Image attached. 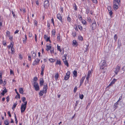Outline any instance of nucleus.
Instances as JSON below:
<instances>
[{
    "mask_svg": "<svg viewBox=\"0 0 125 125\" xmlns=\"http://www.w3.org/2000/svg\"><path fill=\"white\" fill-rule=\"evenodd\" d=\"M77 88L76 86L74 88V89L73 91L74 93H75L76 92V91L77 90Z\"/></svg>",
    "mask_w": 125,
    "mask_h": 125,
    "instance_id": "obj_50",
    "label": "nucleus"
},
{
    "mask_svg": "<svg viewBox=\"0 0 125 125\" xmlns=\"http://www.w3.org/2000/svg\"><path fill=\"white\" fill-rule=\"evenodd\" d=\"M15 90L17 95V96H18V98L19 99H20V94H19V93L17 91V90L16 89H15Z\"/></svg>",
    "mask_w": 125,
    "mask_h": 125,
    "instance_id": "obj_28",
    "label": "nucleus"
},
{
    "mask_svg": "<svg viewBox=\"0 0 125 125\" xmlns=\"http://www.w3.org/2000/svg\"><path fill=\"white\" fill-rule=\"evenodd\" d=\"M96 22H94L91 25V29L92 30H94L96 28Z\"/></svg>",
    "mask_w": 125,
    "mask_h": 125,
    "instance_id": "obj_8",
    "label": "nucleus"
},
{
    "mask_svg": "<svg viewBox=\"0 0 125 125\" xmlns=\"http://www.w3.org/2000/svg\"><path fill=\"white\" fill-rule=\"evenodd\" d=\"M47 88L46 87H43V91L44 92V93L46 94L47 92Z\"/></svg>",
    "mask_w": 125,
    "mask_h": 125,
    "instance_id": "obj_27",
    "label": "nucleus"
},
{
    "mask_svg": "<svg viewBox=\"0 0 125 125\" xmlns=\"http://www.w3.org/2000/svg\"><path fill=\"white\" fill-rule=\"evenodd\" d=\"M120 69V67L118 66L115 68V72L116 74H117L118 72L119 71Z\"/></svg>",
    "mask_w": 125,
    "mask_h": 125,
    "instance_id": "obj_9",
    "label": "nucleus"
},
{
    "mask_svg": "<svg viewBox=\"0 0 125 125\" xmlns=\"http://www.w3.org/2000/svg\"><path fill=\"white\" fill-rule=\"evenodd\" d=\"M44 93L43 91H41L39 93V94L40 96H42Z\"/></svg>",
    "mask_w": 125,
    "mask_h": 125,
    "instance_id": "obj_21",
    "label": "nucleus"
},
{
    "mask_svg": "<svg viewBox=\"0 0 125 125\" xmlns=\"http://www.w3.org/2000/svg\"><path fill=\"white\" fill-rule=\"evenodd\" d=\"M70 72L69 71H68L67 72V73H66V75H68V76H70Z\"/></svg>",
    "mask_w": 125,
    "mask_h": 125,
    "instance_id": "obj_45",
    "label": "nucleus"
},
{
    "mask_svg": "<svg viewBox=\"0 0 125 125\" xmlns=\"http://www.w3.org/2000/svg\"><path fill=\"white\" fill-rule=\"evenodd\" d=\"M91 71H90V70L89 71L88 73L87 76H90V75L91 74Z\"/></svg>",
    "mask_w": 125,
    "mask_h": 125,
    "instance_id": "obj_54",
    "label": "nucleus"
},
{
    "mask_svg": "<svg viewBox=\"0 0 125 125\" xmlns=\"http://www.w3.org/2000/svg\"><path fill=\"white\" fill-rule=\"evenodd\" d=\"M32 34L30 32H29V37H31L32 36Z\"/></svg>",
    "mask_w": 125,
    "mask_h": 125,
    "instance_id": "obj_61",
    "label": "nucleus"
},
{
    "mask_svg": "<svg viewBox=\"0 0 125 125\" xmlns=\"http://www.w3.org/2000/svg\"><path fill=\"white\" fill-rule=\"evenodd\" d=\"M49 60L51 62H53L55 61V60L52 58H50L49 59Z\"/></svg>",
    "mask_w": 125,
    "mask_h": 125,
    "instance_id": "obj_37",
    "label": "nucleus"
},
{
    "mask_svg": "<svg viewBox=\"0 0 125 125\" xmlns=\"http://www.w3.org/2000/svg\"><path fill=\"white\" fill-rule=\"evenodd\" d=\"M27 103L26 102L25 104H22L21 107V113L24 112L26 109V107Z\"/></svg>",
    "mask_w": 125,
    "mask_h": 125,
    "instance_id": "obj_1",
    "label": "nucleus"
},
{
    "mask_svg": "<svg viewBox=\"0 0 125 125\" xmlns=\"http://www.w3.org/2000/svg\"><path fill=\"white\" fill-rule=\"evenodd\" d=\"M75 5L74 6V9L75 10H77V8L76 7V6L75 4H74Z\"/></svg>",
    "mask_w": 125,
    "mask_h": 125,
    "instance_id": "obj_60",
    "label": "nucleus"
},
{
    "mask_svg": "<svg viewBox=\"0 0 125 125\" xmlns=\"http://www.w3.org/2000/svg\"><path fill=\"white\" fill-rule=\"evenodd\" d=\"M82 23L83 24H85L86 23V22L85 20H83L82 21Z\"/></svg>",
    "mask_w": 125,
    "mask_h": 125,
    "instance_id": "obj_52",
    "label": "nucleus"
},
{
    "mask_svg": "<svg viewBox=\"0 0 125 125\" xmlns=\"http://www.w3.org/2000/svg\"><path fill=\"white\" fill-rule=\"evenodd\" d=\"M78 28L80 30H82V28L81 25H79L78 26Z\"/></svg>",
    "mask_w": 125,
    "mask_h": 125,
    "instance_id": "obj_43",
    "label": "nucleus"
},
{
    "mask_svg": "<svg viewBox=\"0 0 125 125\" xmlns=\"http://www.w3.org/2000/svg\"><path fill=\"white\" fill-rule=\"evenodd\" d=\"M49 1L47 0L45 1L44 2V7L45 8H46L48 6H49Z\"/></svg>",
    "mask_w": 125,
    "mask_h": 125,
    "instance_id": "obj_7",
    "label": "nucleus"
},
{
    "mask_svg": "<svg viewBox=\"0 0 125 125\" xmlns=\"http://www.w3.org/2000/svg\"><path fill=\"white\" fill-rule=\"evenodd\" d=\"M3 44L4 46H5L6 45V42L5 41H3Z\"/></svg>",
    "mask_w": 125,
    "mask_h": 125,
    "instance_id": "obj_59",
    "label": "nucleus"
},
{
    "mask_svg": "<svg viewBox=\"0 0 125 125\" xmlns=\"http://www.w3.org/2000/svg\"><path fill=\"white\" fill-rule=\"evenodd\" d=\"M59 76V75L58 74V73H56V74L55 75V80H57L58 79V77Z\"/></svg>",
    "mask_w": 125,
    "mask_h": 125,
    "instance_id": "obj_25",
    "label": "nucleus"
},
{
    "mask_svg": "<svg viewBox=\"0 0 125 125\" xmlns=\"http://www.w3.org/2000/svg\"><path fill=\"white\" fill-rule=\"evenodd\" d=\"M38 80L37 78L36 77H35L33 78L34 82H36V81Z\"/></svg>",
    "mask_w": 125,
    "mask_h": 125,
    "instance_id": "obj_42",
    "label": "nucleus"
},
{
    "mask_svg": "<svg viewBox=\"0 0 125 125\" xmlns=\"http://www.w3.org/2000/svg\"><path fill=\"white\" fill-rule=\"evenodd\" d=\"M73 73L75 77L77 76V72L76 71H74L73 72Z\"/></svg>",
    "mask_w": 125,
    "mask_h": 125,
    "instance_id": "obj_23",
    "label": "nucleus"
},
{
    "mask_svg": "<svg viewBox=\"0 0 125 125\" xmlns=\"http://www.w3.org/2000/svg\"><path fill=\"white\" fill-rule=\"evenodd\" d=\"M113 2V3H118L119 4V3L120 2V0H114Z\"/></svg>",
    "mask_w": 125,
    "mask_h": 125,
    "instance_id": "obj_24",
    "label": "nucleus"
},
{
    "mask_svg": "<svg viewBox=\"0 0 125 125\" xmlns=\"http://www.w3.org/2000/svg\"><path fill=\"white\" fill-rule=\"evenodd\" d=\"M67 21L69 22H70L71 21V18L69 16H68L67 18Z\"/></svg>",
    "mask_w": 125,
    "mask_h": 125,
    "instance_id": "obj_34",
    "label": "nucleus"
},
{
    "mask_svg": "<svg viewBox=\"0 0 125 125\" xmlns=\"http://www.w3.org/2000/svg\"><path fill=\"white\" fill-rule=\"evenodd\" d=\"M85 78L84 77H83L80 81V83H83L84 80Z\"/></svg>",
    "mask_w": 125,
    "mask_h": 125,
    "instance_id": "obj_22",
    "label": "nucleus"
},
{
    "mask_svg": "<svg viewBox=\"0 0 125 125\" xmlns=\"http://www.w3.org/2000/svg\"><path fill=\"white\" fill-rule=\"evenodd\" d=\"M119 4L118 3H113V8L115 10H116L118 8V5Z\"/></svg>",
    "mask_w": 125,
    "mask_h": 125,
    "instance_id": "obj_3",
    "label": "nucleus"
},
{
    "mask_svg": "<svg viewBox=\"0 0 125 125\" xmlns=\"http://www.w3.org/2000/svg\"><path fill=\"white\" fill-rule=\"evenodd\" d=\"M107 9L108 11L111 10V7L109 6H108L107 7Z\"/></svg>",
    "mask_w": 125,
    "mask_h": 125,
    "instance_id": "obj_53",
    "label": "nucleus"
},
{
    "mask_svg": "<svg viewBox=\"0 0 125 125\" xmlns=\"http://www.w3.org/2000/svg\"><path fill=\"white\" fill-rule=\"evenodd\" d=\"M51 46H48L47 45L46 46V50L47 51H48L49 50H51Z\"/></svg>",
    "mask_w": 125,
    "mask_h": 125,
    "instance_id": "obj_17",
    "label": "nucleus"
},
{
    "mask_svg": "<svg viewBox=\"0 0 125 125\" xmlns=\"http://www.w3.org/2000/svg\"><path fill=\"white\" fill-rule=\"evenodd\" d=\"M11 53H13V52H14V48L12 47L11 48Z\"/></svg>",
    "mask_w": 125,
    "mask_h": 125,
    "instance_id": "obj_51",
    "label": "nucleus"
},
{
    "mask_svg": "<svg viewBox=\"0 0 125 125\" xmlns=\"http://www.w3.org/2000/svg\"><path fill=\"white\" fill-rule=\"evenodd\" d=\"M78 103H79V101H76V103L75 104V107H76L77 106V105Z\"/></svg>",
    "mask_w": 125,
    "mask_h": 125,
    "instance_id": "obj_56",
    "label": "nucleus"
},
{
    "mask_svg": "<svg viewBox=\"0 0 125 125\" xmlns=\"http://www.w3.org/2000/svg\"><path fill=\"white\" fill-rule=\"evenodd\" d=\"M8 114L9 115V116L10 117H11V114L10 113V112L9 111H8Z\"/></svg>",
    "mask_w": 125,
    "mask_h": 125,
    "instance_id": "obj_64",
    "label": "nucleus"
},
{
    "mask_svg": "<svg viewBox=\"0 0 125 125\" xmlns=\"http://www.w3.org/2000/svg\"><path fill=\"white\" fill-rule=\"evenodd\" d=\"M14 115H15V116H14L15 118V121L16 122V124H17V123H18V121H17V118H16V114L15 113L14 114Z\"/></svg>",
    "mask_w": 125,
    "mask_h": 125,
    "instance_id": "obj_38",
    "label": "nucleus"
},
{
    "mask_svg": "<svg viewBox=\"0 0 125 125\" xmlns=\"http://www.w3.org/2000/svg\"><path fill=\"white\" fill-rule=\"evenodd\" d=\"M109 11V13L110 16H111L113 14V12H112V10H110V11Z\"/></svg>",
    "mask_w": 125,
    "mask_h": 125,
    "instance_id": "obj_48",
    "label": "nucleus"
},
{
    "mask_svg": "<svg viewBox=\"0 0 125 125\" xmlns=\"http://www.w3.org/2000/svg\"><path fill=\"white\" fill-rule=\"evenodd\" d=\"M19 89L20 93L21 94H23L24 92L23 88H19Z\"/></svg>",
    "mask_w": 125,
    "mask_h": 125,
    "instance_id": "obj_15",
    "label": "nucleus"
},
{
    "mask_svg": "<svg viewBox=\"0 0 125 125\" xmlns=\"http://www.w3.org/2000/svg\"><path fill=\"white\" fill-rule=\"evenodd\" d=\"M56 31L54 29H53L52 31V35H54L55 34Z\"/></svg>",
    "mask_w": 125,
    "mask_h": 125,
    "instance_id": "obj_31",
    "label": "nucleus"
},
{
    "mask_svg": "<svg viewBox=\"0 0 125 125\" xmlns=\"http://www.w3.org/2000/svg\"><path fill=\"white\" fill-rule=\"evenodd\" d=\"M89 8H87L86 9V13L87 14H88L89 13Z\"/></svg>",
    "mask_w": 125,
    "mask_h": 125,
    "instance_id": "obj_41",
    "label": "nucleus"
},
{
    "mask_svg": "<svg viewBox=\"0 0 125 125\" xmlns=\"http://www.w3.org/2000/svg\"><path fill=\"white\" fill-rule=\"evenodd\" d=\"M116 80V79L114 78L111 82V83H112L113 84H114Z\"/></svg>",
    "mask_w": 125,
    "mask_h": 125,
    "instance_id": "obj_35",
    "label": "nucleus"
},
{
    "mask_svg": "<svg viewBox=\"0 0 125 125\" xmlns=\"http://www.w3.org/2000/svg\"><path fill=\"white\" fill-rule=\"evenodd\" d=\"M40 60L38 58H37L35 59L34 61L32 63V65H37L38 63L39 62Z\"/></svg>",
    "mask_w": 125,
    "mask_h": 125,
    "instance_id": "obj_5",
    "label": "nucleus"
},
{
    "mask_svg": "<svg viewBox=\"0 0 125 125\" xmlns=\"http://www.w3.org/2000/svg\"><path fill=\"white\" fill-rule=\"evenodd\" d=\"M3 89L4 90H3V91H5V92H7V90L6 89V87H4L3 88Z\"/></svg>",
    "mask_w": 125,
    "mask_h": 125,
    "instance_id": "obj_49",
    "label": "nucleus"
},
{
    "mask_svg": "<svg viewBox=\"0 0 125 125\" xmlns=\"http://www.w3.org/2000/svg\"><path fill=\"white\" fill-rule=\"evenodd\" d=\"M57 41L59 42H61L60 39V34H58L57 35Z\"/></svg>",
    "mask_w": 125,
    "mask_h": 125,
    "instance_id": "obj_14",
    "label": "nucleus"
},
{
    "mask_svg": "<svg viewBox=\"0 0 125 125\" xmlns=\"http://www.w3.org/2000/svg\"><path fill=\"white\" fill-rule=\"evenodd\" d=\"M78 17L80 19V20H82V18L81 15L79 14L78 15Z\"/></svg>",
    "mask_w": 125,
    "mask_h": 125,
    "instance_id": "obj_39",
    "label": "nucleus"
},
{
    "mask_svg": "<svg viewBox=\"0 0 125 125\" xmlns=\"http://www.w3.org/2000/svg\"><path fill=\"white\" fill-rule=\"evenodd\" d=\"M45 65L43 64L41 67V71H44V70Z\"/></svg>",
    "mask_w": 125,
    "mask_h": 125,
    "instance_id": "obj_32",
    "label": "nucleus"
},
{
    "mask_svg": "<svg viewBox=\"0 0 125 125\" xmlns=\"http://www.w3.org/2000/svg\"><path fill=\"white\" fill-rule=\"evenodd\" d=\"M100 66L101 67H104L106 65V62L105 61L102 60L100 64Z\"/></svg>",
    "mask_w": 125,
    "mask_h": 125,
    "instance_id": "obj_4",
    "label": "nucleus"
},
{
    "mask_svg": "<svg viewBox=\"0 0 125 125\" xmlns=\"http://www.w3.org/2000/svg\"><path fill=\"white\" fill-rule=\"evenodd\" d=\"M2 72L1 71H0V78H2Z\"/></svg>",
    "mask_w": 125,
    "mask_h": 125,
    "instance_id": "obj_57",
    "label": "nucleus"
},
{
    "mask_svg": "<svg viewBox=\"0 0 125 125\" xmlns=\"http://www.w3.org/2000/svg\"><path fill=\"white\" fill-rule=\"evenodd\" d=\"M63 61L65 64L68 67L69 66L67 60H66V59H63Z\"/></svg>",
    "mask_w": 125,
    "mask_h": 125,
    "instance_id": "obj_13",
    "label": "nucleus"
},
{
    "mask_svg": "<svg viewBox=\"0 0 125 125\" xmlns=\"http://www.w3.org/2000/svg\"><path fill=\"white\" fill-rule=\"evenodd\" d=\"M57 18L60 20L61 22H63L62 17L61 14H57Z\"/></svg>",
    "mask_w": 125,
    "mask_h": 125,
    "instance_id": "obj_6",
    "label": "nucleus"
},
{
    "mask_svg": "<svg viewBox=\"0 0 125 125\" xmlns=\"http://www.w3.org/2000/svg\"><path fill=\"white\" fill-rule=\"evenodd\" d=\"M117 38V36L116 34H115L114 36V39L115 40V41L116 40Z\"/></svg>",
    "mask_w": 125,
    "mask_h": 125,
    "instance_id": "obj_47",
    "label": "nucleus"
},
{
    "mask_svg": "<svg viewBox=\"0 0 125 125\" xmlns=\"http://www.w3.org/2000/svg\"><path fill=\"white\" fill-rule=\"evenodd\" d=\"M57 50H61V47L60 46H59L58 45H57Z\"/></svg>",
    "mask_w": 125,
    "mask_h": 125,
    "instance_id": "obj_63",
    "label": "nucleus"
},
{
    "mask_svg": "<svg viewBox=\"0 0 125 125\" xmlns=\"http://www.w3.org/2000/svg\"><path fill=\"white\" fill-rule=\"evenodd\" d=\"M84 97V95L83 94H82L81 95L80 94H79V97L81 99H82Z\"/></svg>",
    "mask_w": 125,
    "mask_h": 125,
    "instance_id": "obj_33",
    "label": "nucleus"
},
{
    "mask_svg": "<svg viewBox=\"0 0 125 125\" xmlns=\"http://www.w3.org/2000/svg\"><path fill=\"white\" fill-rule=\"evenodd\" d=\"M17 104V102H16L15 104L14 103V104L13 105V107H12V109H13V108H15Z\"/></svg>",
    "mask_w": 125,
    "mask_h": 125,
    "instance_id": "obj_30",
    "label": "nucleus"
},
{
    "mask_svg": "<svg viewBox=\"0 0 125 125\" xmlns=\"http://www.w3.org/2000/svg\"><path fill=\"white\" fill-rule=\"evenodd\" d=\"M76 32L75 31H74L72 33V35L73 37L76 36Z\"/></svg>",
    "mask_w": 125,
    "mask_h": 125,
    "instance_id": "obj_40",
    "label": "nucleus"
},
{
    "mask_svg": "<svg viewBox=\"0 0 125 125\" xmlns=\"http://www.w3.org/2000/svg\"><path fill=\"white\" fill-rule=\"evenodd\" d=\"M73 44L74 45H77V41L75 40H74L73 41Z\"/></svg>",
    "mask_w": 125,
    "mask_h": 125,
    "instance_id": "obj_26",
    "label": "nucleus"
},
{
    "mask_svg": "<svg viewBox=\"0 0 125 125\" xmlns=\"http://www.w3.org/2000/svg\"><path fill=\"white\" fill-rule=\"evenodd\" d=\"M7 92H5V91H2V92L1 93V94L3 96H4L5 93H6Z\"/></svg>",
    "mask_w": 125,
    "mask_h": 125,
    "instance_id": "obj_44",
    "label": "nucleus"
},
{
    "mask_svg": "<svg viewBox=\"0 0 125 125\" xmlns=\"http://www.w3.org/2000/svg\"><path fill=\"white\" fill-rule=\"evenodd\" d=\"M7 31L6 32V35H7L8 36H10V32Z\"/></svg>",
    "mask_w": 125,
    "mask_h": 125,
    "instance_id": "obj_55",
    "label": "nucleus"
},
{
    "mask_svg": "<svg viewBox=\"0 0 125 125\" xmlns=\"http://www.w3.org/2000/svg\"><path fill=\"white\" fill-rule=\"evenodd\" d=\"M56 64H59L60 65L61 64V61H60L57 60L56 62Z\"/></svg>",
    "mask_w": 125,
    "mask_h": 125,
    "instance_id": "obj_36",
    "label": "nucleus"
},
{
    "mask_svg": "<svg viewBox=\"0 0 125 125\" xmlns=\"http://www.w3.org/2000/svg\"><path fill=\"white\" fill-rule=\"evenodd\" d=\"M88 46V45H87L86 44L84 45L83 49H84L85 48L84 52H86L87 51Z\"/></svg>",
    "mask_w": 125,
    "mask_h": 125,
    "instance_id": "obj_11",
    "label": "nucleus"
},
{
    "mask_svg": "<svg viewBox=\"0 0 125 125\" xmlns=\"http://www.w3.org/2000/svg\"><path fill=\"white\" fill-rule=\"evenodd\" d=\"M33 86L36 91H38L39 90V87L38 83L37 82H34Z\"/></svg>",
    "mask_w": 125,
    "mask_h": 125,
    "instance_id": "obj_2",
    "label": "nucleus"
},
{
    "mask_svg": "<svg viewBox=\"0 0 125 125\" xmlns=\"http://www.w3.org/2000/svg\"><path fill=\"white\" fill-rule=\"evenodd\" d=\"M69 77L70 76L66 75L65 76L64 79L66 80H67L69 78Z\"/></svg>",
    "mask_w": 125,
    "mask_h": 125,
    "instance_id": "obj_29",
    "label": "nucleus"
},
{
    "mask_svg": "<svg viewBox=\"0 0 125 125\" xmlns=\"http://www.w3.org/2000/svg\"><path fill=\"white\" fill-rule=\"evenodd\" d=\"M44 83V81L43 78H41L40 79V86H42Z\"/></svg>",
    "mask_w": 125,
    "mask_h": 125,
    "instance_id": "obj_10",
    "label": "nucleus"
},
{
    "mask_svg": "<svg viewBox=\"0 0 125 125\" xmlns=\"http://www.w3.org/2000/svg\"><path fill=\"white\" fill-rule=\"evenodd\" d=\"M118 104H116V103H115L114 104V110H115L118 106Z\"/></svg>",
    "mask_w": 125,
    "mask_h": 125,
    "instance_id": "obj_18",
    "label": "nucleus"
},
{
    "mask_svg": "<svg viewBox=\"0 0 125 125\" xmlns=\"http://www.w3.org/2000/svg\"><path fill=\"white\" fill-rule=\"evenodd\" d=\"M32 54V57L33 59H35L36 58V53H35L34 52H31Z\"/></svg>",
    "mask_w": 125,
    "mask_h": 125,
    "instance_id": "obj_12",
    "label": "nucleus"
},
{
    "mask_svg": "<svg viewBox=\"0 0 125 125\" xmlns=\"http://www.w3.org/2000/svg\"><path fill=\"white\" fill-rule=\"evenodd\" d=\"M78 39L79 40H83V38L82 36H79Z\"/></svg>",
    "mask_w": 125,
    "mask_h": 125,
    "instance_id": "obj_46",
    "label": "nucleus"
},
{
    "mask_svg": "<svg viewBox=\"0 0 125 125\" xmlns=\"http://www.w3.org/2000/svg\"><path fill=\"white\" fill-rule=\"evenodd\" d=\"M21 99L22 100V102L24 103V104H25V103L26 102L27 103V101H25L26 100V98L25 97H23L21 98Z\"/></svg>",
    "mask_w": 125,
    "mask_h": 125,
    "instance_id": "obj_16",
    "label": "nucleus"
},
{
    "mask_svg": "<svg viewBox=\"0 0 125 125\" xmlns=\"http://www.w3.org/2000/svg\"><path fill=\"white\" fill-rule=\"evenodd\" d=\"M9 121L8 120H6L5 121L4 124L5 125H9Z\"/></svg>",
    "mask_w": 125,
    "mask_h": 125,
    "instance_id": "obj_20",
    "label": "nucleus"
},
{
    "mask_svg": "<svg viewBox=\"0 0 125 125\" xmlns=\"http://www.w3.org/2000/svg\"><path fill=\"white\" fill-rule=\"evenodd\" d=\"M88 21L89 22H91V18L90 17H88L87 18Z\"/></svg>",
    "mask_w": 125,
    "mask_h": 125,
    "instance_id": "obj_58",
    "label": "nucleus"
},
{
    "mask_svg": "<svg viewBox=\"0 0 125 125\" xmlns=\"http://www.w3.org/2000/svg\"><path fill=\"white\" fill-rule=\"evenodd\" d=\"M19 58L20 59H22L23 57L21 54H19Z\"/></svg>",
    "mask_w": 125,
    "mask_h": 125,
    "instance_id": "obj_62",
    "label": "nucleus"
},
{
    "mask_svg": "<svg viewBox=\"0 0 125 125\" xmlns=\"http://www.w3.org/2000/svg\"><path fill=\"white\" fill-rule=\"evenodd\" d=\"M13 42H10V45H9L8 46V47L10 48V47L11 48L12 47H13Z\"/></svg>",
    "mask_w": 125,
    "mask_h": 125,
    "instance_id": "obj_19",
    "label": "nucleus"
}]
</instances>
